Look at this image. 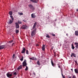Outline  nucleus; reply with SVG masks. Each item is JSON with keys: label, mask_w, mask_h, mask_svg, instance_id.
<instances>
[{"label": "nucleus", "mask_w": 78, "mask_h": 78, "mask_svg": "<svg viewBox=\"0 0 78 78\" xmlns=\"http://www.w3.org/2000/svg\"><path fill=\"white\" fill-rule=\"evenodd\" d=\"M10 17L11 18L12 20H9V24H11V23H12V22H13V21H14V18H13V16H10Z\"/></svg>", "instance_id": "1"}, {"label": "nucleus", "mask_w": 78, "mask_h": 78, "mask_svg": "<svg viewBox=\"0 0 78 78\" xmlns=\"http://www.w3.org/2000/svg\"><path fill=\"white\" fill-rule=\"evenodd\" d=\"M27 63L26 62V60H25L23 62V67H25L27 66Z\"/></svg>", "instance_id": "2"}, {"label": "nucleus", "mask_w": 78, "mask_h": 78, "mask_svg": "<svg viewBox=\"0 0 78 78\" xmlns=\"http://www.w3.org/2000/svg\"><path fill=\"white\" fill-rule=\"evenodd\" d=\"M36 29H35L32 32L31 34V35L32 36H33L36 33Z\"/></svg>", "instance_id": "3"}, {"label": "nucleus", "mask_w": 78, "mask_h": 78, "mask_svg": "<svg viewBox=\"0 0 78 78\" xmlns=\"http://www.w3.org/2000/svg\"><path fill=\"white\" fill-rule=\"evenodd\" d=\"M15 25L16 28H19V25L17 22L15 23Z\"/></svg>", "instance_id": "4"}, {"label": "nucleus", "mask_w": 78, "mask_h": 78, "mask_svg": "<svg viewBox=\"0 0 78 78\" xmlns=\"http://www.w3.org/2000/svg\"><path fill=\"white\" fill-rule=\"evenodd\" d=\"M22 28L23 29H27V26L26 25H23L22 27Z\"/></svg>", "instance_id": "5"}, {"label": "nucleus", "mask_w": 78, "mask_h": 78, "mask_svg": "<svg viewBox=\"0 0 78 78\" xmlns=\"http://www.w3.org/2000/svg\"><path fill=\"white\" fill-rule=\"evenodd\" d=\"M31 17L32 18H36V15L35 13H32L31 14Z\"/></svg>", "instance_id": "6"}, {"label": "nucleus", "mask_w": 78, "mask_h": 78, "mask_svg": "<svg viewBox=\"0 0 78 78\" xmlns=\"http://www.w3.org/2000/svg\"><path fill=\"white\" fill-rule=\"evenodd\" d=\"M5 47V45L0 46V50L3 49Z\"/></svg>", "instance_id": "7"}, {"label": "nucleus", "mask_w": 78, "mask_h": 78, "mask_svg": "<svg viewBox=\"0 0 78 78\" xmlns=\"http://www.w3.org/2000/svg\"><path fill=\"white\" fill-rule=\"evenodd\" d=\"M7 76L9 78V77H11V76H12V74H9V73H8L7 74Z\"/></svg>", "instance_id": "8"}, {"label": "nucleus", "mask_w": 78, "mask_h": 78, "mask_svg": "<svg viewBox=\"0 0 78 78\" xmlns=\"http://www.w3.org/2000/svg\"><path fill=\"white\" fill-rule=\"evenodd\" d=\"M25 48H23V50H22V51L21 52V53H24V52L25 51Z\"/></svg>", "instance_id": "9"}, {"label": "nucleus", "mask_w": 78, "mask_h": 78, "mask_svg": "<svg viewBox=\"0 0 78 78\" xmlns=\"http://www.w3.org/2000/svg\"><path fill=\"white\" fill-rule=\"evenodd\" d=\"M74 44L75 45V47L76 48H78V43H75Z\"/></svg>", "instance_id": "10"}, {"label": "nucleus", "mask_w": 78, "mask_h": 78, "mask_svg": "<svg viewBox=\"0 0 78 78\" xmlns=\"http://www.w3.org/2000/svg\"><path fill=\"white\" fill-rule=\"evenodd\" d=\"M45 45H43V46L42 47V50H43V51H44V50H45Z\"/></svg>", "instance_id": "11"}, {"label": "nucleus", "mask_w": 78, "mask_h": 78, "mask_svg": "<svg viewBox=\"0 0 78 78\" xmlns=\"http://www.w3.org/2000/svg\"><path fill=\"white\" fill-rule=\"evenodd\" d=\"M31 2H33V3H37V0L36 1L35 0H30Z\"/></svg>", "instance_id": "12"}, {"label": "nucleus", "mask_w": 78, "mask_h": 78, "mask_svg": "<svg viewBox=\"0 0 78 78\" xmlns=\"http://www.w3.org/2000/svg\"><path fill=\"white\" fill-rule=\"evenodd\" d=\"M9 14L10 16H12V12L11 11L9 12Z\"/></svg>", "instance_id": "13"}, {"label": "nucleus", "mask_w": 78, "mask_h": 78, "mask_svg": "<svg viewBox=\"0 0 78 78\" xmlns=\"http://www.w3.org/2000/svg\"><path fill=\"white\" fill-rule=\"evenodd\" d=\"M73 56H74V57H76V55L73 53H72L71 55V57H72Z\"/></svg>", "instance_id": "14"}, {"label": "nucleus", "mask_w": 78, "mask_h": 78, "mask_svg": "<svg viewBox=\"0 0 78 78\" xmlns=\"http://www.w3.org/2000/svg\"><path fill=\"white\" fill-rule=\"evenodd\" d=\"M30 59H32V60H36V58H35L34 57H33L32 58H30Z\"/></svg>", "instance_id": "15"}, {"label": "nucleus", "mask_w": 78, "mask_h": 78, "mask_svg": "<svg viewBox=\"0 0 78 78\" xmlns=\"http://www.w3.org/2000/svg\"><path fill=\"white\" fill-rule=\"evenodd\" d=\"M75 35L76 36H78V31H75Z\"/></svg>", "instance_id": "16"}, {"label": "nucleus", "mask_w": 78, "mask_h": 78, "mask_svg": "<svg viewBox=\"0 0 78 78\" xmlns=\"http://www.w3.org/2000/svg\"><path fill=\"white\" fill-rule=\"evenodd\" d=\"M74 71L76 73H78V70L77 69H75Z\"/></svg>", "instance_id": "17"}, {"label": "nucleus", "mask_w": 78, "mask_h": 78, "mask_svg": "<svg viewBox=\"0 0 78 78\" xmlns=\"http://www.w3.org/2000/svg\"><path fill=\"white\" fill-rule=\"evenodd\" d=\"M22 65H20L17 68V69H18V70H20V69H22Z\"/></svg>", "instance_id": "18"}, {"label": "nucleus", "mask_w": 78, "mask_h": 78, "mask_svg": "<svg viewBox=\"0 0 78 78\" xmlns=\"http://www.w3.org/2000/svg\"><path fill=\"white\" fill-rule=\"evenodd\" d=\"M36 23H34V24L33 26V29H34L35 27H36Z\"/></svg>", "instance_id": "19"}, {"label": "nucleus", "mask_w": 78, "mask_h": 78, "mask_svg": "<svg viewBox=\"0 0 78 78\" xmlns=\"http://www.w3.org/2000/svg\"><path fill=\"white\" fill-rule=\"evenodd\" d=\"M51 64L52 66H53V67H54V66H55V64L53 63V61H52V60L51 61Z\"/></svg>", "instance_id": "20"}, {"label": "nucleus", "mask_w": 78, "mask_h": 78, "mask_svg": "<svg viewBox=\"0 0 78 78\" xmlns=\"http://www.w3.org/2000/svg\"><path fill=\"white\" fill-rule=\"evenodd\" d=\"M72 49H73V50L75 49V47H74V46H73V44H72Z\"/></svg>", "instance_id": "21"}, {"label": "nucleus", "mask_w": 78, "mask_h": 78, "mask_svg": "<svg viewBox=\"0 0 78 78\" xmlns=\"http://www.w3.org/2000/svg\"><path fill=\"white\" fill-rule=\"evenodd\" d=\"M18 14L20 16H22L23 15V13L22 12H20L18 13Z\"/></svg>", "instance_id": "22"}, {"label": "nucleus", "mask_w": 78, "mask_h": 78, "mask_svg": "<svg viewBox=\"0 0 78 78\" xmlns=\"http://www.w3.org/2000/svg\"><path fill=\"white\" fill-rule=\"evenodd\" d=\"M18 24H19V23L20 24H21L22 23V22L18 20Z\"/></svg>", "instance_id": "23"}, {"label": "nucleus", "mask_w": 78, "mask_h": 78, "mask_svg": "<svg viewBox=\"0 0 78 78\" xmlns=\"http://www.w3.org/2000/svg\"><path fill=\"white\" fill-rule=\"evenodd\" d=\"M26 68L25 69V70L27 71V70H28V67H27V66H26Z\"/></svg>", "instance_id": "24"}, {"label": "nucleus", "mask_w": 78, "mask_h": 78, "mask_svg": "<svg viewBox=\"0 0 78 78\" xmlns=\"http://www.w3.org/2000/svg\"><path fill=\"white\" fill-rule=\"evenodd\" d=\"M20 61H23V56H22V57L20 59Z\"/></svg>", "instance_id": "25"}, {"label": "nucleus", "mask_w": 78, "mask_h": 78, "mask_svg": "<svg viewBox=\"0 0 78 78\" xmlns=\"http://www.w3.org/2000/svg\"><path fill=\"white\" fill-rule=\"evenodd\" d=\"M19 32V30H16V33H18Z\"/></svg>", "instance_id": "26"}, {"label": "nucleus", "mask_w": 78, "mask_h": 78, "mask_svg": "<svg viewBox=\"0 0 78 78\" xmlns=\"http://www.w3.org/2000/svg\"><path fill=\"white\" fill-rule=\"evenodd\" d=\"M62 76L63 78H65V76L64 75H63V74H62Z\"/></svg>", "instance_id": "27"}, {"label": "nucleus", "mask_w": 78, "mask_h": 78, "mask_svg": "<svg viewBox=\"0 0 78 78\" xmlns=\"http://www.w3.org/2000/svg\"><path fill=\"white\" fill-rule=\"evenodd\" d=\"M37 64H38V65H40V63H39V61H38L37 62Z\"/></svg>", "instance_id": "28"}, {"label": "nucleus", "mask_w": 78, "mask_h": 78, "mask_svg": "<svg viewBox=\"0 0 78 78\" xmlns=\"http://www.w3.org/2000/svg\"><path fill=\"white\" fill-rule=\"evenodd\" d=\"M46 37H48L49 38V37H50V36H49L48 35H47L46 36Z\"/></svg>", "instance_id": "29"}, {"label": "nucleus", "mask_w": 78, "mask_h": 78, "mask_svg": "<svg viewBox=\"0 0 78 78\" xmlns=\"http://www.w3.org/2000/svg\"><path fill=\"white\" fill-rule=\"evenodd\" d=\"M26 53L27 54H28V50H27L26 51Z\"/></svg>", "instance_id": "30"}, {"label": "nucleus", "mask_w": 78, "mask_h": 78, "mask_svg": "<svg viewBox=\"0 0 78 78\" xmlns=\"http://www.w3.org/2000/svg\"><path fill=\"white\" fill-rule=\"evenodd\" d=\"M15 54H13V57H12L13 58H15Z\"/></svg>", "instance_id": "31"}, {"label": "nucleus", "mask_w": 78, "mask_h": 78, "mask_svg": "<svg viewBox=\"0 0 78 78\" xmlns=\"http://www.w3.org/2000/svg\"><path fill=\"white\" fill-rule=\"evenodd\" d=\"M52 36H55V34H52Z\"/></svg>", "instance_id": "32"}, {"label": "nucleus", "mask_w": 78, "mask_h": 78, "mask_svg": "<svg viewBox=\"0 0 78 78\" xmlns=\"http://www.w3.org/2000/svg\"><path fill=\"white\" fill-rule=\"evenodd\" d=\"M12 41H9V43H12Z\"/></svg>", "instance_id": "33"}, {"label": "nucleus", "mask_w": 78, "mask_h": 78, "mask_svg": "<svg viewBox=\"0 0 78 78\" xmlns=\"http://www.w3.org/2000/svg\"><path fill=\"white\" fill-rule=\"evenodd\" d=\"M73 78H76V77L75 76H73Z\"/></svg>", "instance_id": "34"}, {"label": "nucleus", "mask_w": 78, "mask_h": 78, "mask_svg": "<svg viewBox=\"0 0 78 78\" xmlns=\"http://www.w3.org/2000/svg\"><path fill=\"white\" fill-rule=\"evenodd\" d=\"M29 7H32V5H29Z\"/></svg>", "instance_id": "35"}, {"label": "nucleus", "mask_w": 78, "mask_h": 78, "mask_svg": "<svg viewBox=\"0 0 78 78\" xmlns=\"http://www.w3.org/2000/svg\"><path fill=\"white\" fill-rule=\"evenodd\" d=\"M32 9L33 11H34V8H32Z\"/></svg>", "instance_id": "36"}, {"label": "nucleus", "mask_w": 78, "mask_h": 78, "mask_svg": "<svg viewBox=\"0 0 78 78\" xmlns=\"http://www.w3.org/2000/svg\"><path fill=\"white\" fill-rule=\"evenodd\" d=\"M53 48H54V47H52V48H51V50H53Z\"/></svg>", "instance_id": "37"}, {"label": "nucleus", "mask_w": 78, "mask_h": 78, "mask_svg": "<svg viewBox=\"0 0 78 78\" xmlns=\"http://www.w3.org/2000/svg\"><path fill=\"white\" fill-rule=\"evenodd\" d=\"M14 75H16V72H15L14 73Z\"/></svg>", "instance_id": "38"}, {"label": "nucleus", "mask_w": 78, "mask_h": 78, "mask_svg": "<svg viewBox=\"0 0 78 78\" xmlns=\"http://www.w3.org/2000/svg\"><path fill=\"white\" fill-rule=\"evenodd\" d=\"M76 11H77L78 12V9H76Z\"/></svg>", "instance_id": "39"}, {"label": "nucleus", "mask_w": 78, "mask_h": 78, "mask_svg": "<svg viewBox=\"0 0 78 78\" xmlns=\"http://www.w3.org/2000/svg\"><path fill=\"white\" fill-rule=\"evenodd\" d=\"M71 70H72V71H73V69H71Z\"/></svg>", "instance_id": "40"}, {"label": "nucleus", "mask_w": 78, "mask_h": 78, "mask_svg": "<svg viewBox=\"0 0 78 78\" xmlns=\"http://www.w3.org/2000/svg\"><path fill=\"white\" fill-rule=\"evenodd\" d=\"M75 62H76V64H77V61H75Z\"/></svg>", "instance_id": "41"}, {"label": "nucleus", "mask_w": 78, "mask_h": 78, "mask_svg": "<svg viewBox=\"0 0 78 78\" xmlns=\"http://www.w3.org/2000/svg\"><path fill=\"white\" fill-rule=\"evenodd\" d=\"M36 46H39V45H38V44H36Z\"/></svg>", "instance_id": "42"}, {"label": "nucleus", "mask_w": 78, "mask_h": 78, "mask_svg": "<svg viewBox=\"0 0 78 78\" xmlns=\"http://www.w3.org/2000/svg\"><path fill=\"white\" fill-rule=\"evenodd\" d=\"M69 78H71V77H69Z\"/></svg>", "instance_id": "43"}, {"label": "nucleus", "mask_w": 78, "mask_h": 78, "mask_svg": "<svg viewBox=\"0 0 78 78\" xmlns=\"http://www.w3.org/2000/svg\"><path fill=\"white\" fill-rule=\"evenodd\" d=\"M58 67H59V68H60V67H59V66H58Z\"/></svg>", "instance_id": "44"}, {"label": "nucleus", "mask_w": 78, "mask_h": 78, "mask_svg": "<svg viewBox=\"0 0 78 78\" xmlns=\"http://www.w3.org/2000/svg\"><path fill=\"white\" fill-rule=\"evenodd\" d=\"M66 35H67V34H66Z\"/></svg>", "instance_id": "45"}, {"label": "nucleus", "mask_w": 78, "mask_h": 78, "mask_svg": "<svg viewBox=\"0 0 78 78\" xmlns=\"http://www.w3.org/2000/svg\"><path fill=\"white\" fill-rule=\"evenodd\" d=\"M55 56V55H54Z\"/></svg>", "instance_id": "46"}]
</instances>
